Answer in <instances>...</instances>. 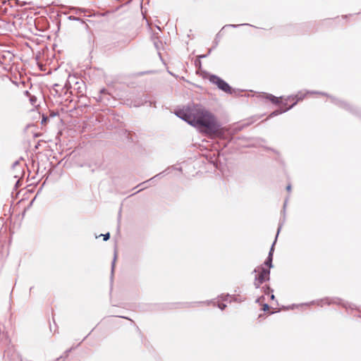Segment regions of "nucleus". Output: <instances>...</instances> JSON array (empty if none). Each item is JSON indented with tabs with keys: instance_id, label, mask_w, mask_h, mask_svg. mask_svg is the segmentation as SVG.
<instances>
[{
	"instance_id": "obj_1",
	"label": "nucleus",
	"mask_w": 361,
	"mask_h": 361,
	"mask_svg": "<svg viewBox=\"0 0 361 361\" xmlns=\"http://www.w3.org/2000/svg\"><path fill=\"white\" fill-rule=\"evenodd\" d=\"M175 114L192 126L202 129L206 134H220L221 123L212 113L202 105L190 104L177 110Z\"/></svg>"
},
{
	"instance_id": "obj_2",
	"label": "nucleus",
	"mask_w": 361,
	"mask_h": 361,
	"mask_svg": "<svg viewBox=\"0 0 361 361\" xmlns=\"http://www.w3.org/2000/svg\"><path fill=\"white\" fill-rule=\"evenodd\" d=\"M305 94H302V92H300L294 97H293V96L288 97L285 100V102H282L283 106L287 105L288 100L293 99L295 98H296V100L288 107L283 108V106H281L279 109H276V110L274 111L273 112H271L269 114V117L272 118L274 116H278L279 114H281L283 113L288 111V110L291 109L299 101L302 100L305 97Z\"/></svg>"
},
{
	"instance_id": "obj_3",
	"label": "nucleus",
	"mask_w": 361,
	"mask_h": 361,
	"mask_svg": "<svg viewBox=\"0 0 361 361\" xmlns=\"http://www.w3.org/2000/svg\"><path fill=\"white\" fill-rule=\"evenodd\" d=\"M209 80L212 83L216 85L217 87L223 92L231 94H233V89L230 85L218 75H211Z\"/></svg>"
},
{
	"instance_id": "obj_4",
	"label": "nucleus",
	"mask_w": 361,
	"mask_h": 361,
	"mask_svg": "<svg viewBox=\"0 0 361 361\" xmlns=\"http://www.w3.org/2000/svg\"><path fill=\"white\" fill-rule=\"evenodd\" d=\"M321 302H324V304L326 305H331V304H336L338 305H341L343 307L345 308L346 310L348 309H355V306L353 304L349 303L348 302L343 301L342 299L339 298H326L322 300H321Z\"/></svg>"
},
{
	"instance_id": "obj_5",
	"label": "nucleus",
	"mask_w": 361,
	"mask_h": 361,
	"mask_svg": "<svg viewBox=\"0 0 361 361\" xmlns=\"http://www.w3.org/2000/svg\"><path fill=\"white\" fill-rule=\"evenodd\" d=\"M259 272L257 275L255 276L259 281L265 282L269 281L270 279V269L267 268H264L263 266L257 267L253 271V273Z\"/></svg>"
},
{
	"instance_id": "obj_6",
	"label": "nucleus",
	"mask_w": 361,
	"mask_h": 361,
	"mask_svg": "<svg viewBox=\"0 0 361 361\" xmlns=\"http://www.w3.org/2000/svg\"><path fill=\"white\" fill-rule=\"evenodd\" d=\"M281 226H282V224H280L278 228V231H277V233H276L275 240L271 246V248H270L269 254H268V257H267V259L264 263L265 266L268 267L267 269H269L273 267L272 261H273V254H274V245L276 242L278 235L281 231Z\"/></svg>"
},
{
	"instance_id": "obj_7",
	"label": "nucleus",
	"mask_w": 361,
	"mask_h": 361,
	"mask_svg": "<svg viewBox=\"0 0 361 361\" xmlns=\"http://www.w3.org/2000/svg\"><path fill=\"white\" fill-rule=\"evenodd\" d=\"M331 102L335 104L336 105L338 106L339 107L344 109L347 111H350L353 114H357L358 113V111L355 109L351 106L350 104H347L344 101H341L338 99L331 97Z\"/></svg>"
},
{
	"instance_id": "obj_8",
	"label": "nucleus",
	"mask_w": 361,
	"mask_h": 361,
	"mask_svg": "<svg viewBox=\"0 0 361 361\" xmlns=\"http://www.w3.org/2000/svg\"><path fill=\"white\" fill-rule=\"evenodd\" d=\"M14 58V54L10 51H0V63L10 64Z\"/></svg>"
},
{
	"instance_id": "obj_9",
	"label": "nucleus",
	"mask_w": 361,
	"mask_h": 361,
	"mask_svg": "<svg viewBox=\"0 0 361 361\" xmlns=\"http://www.w3.org/2000/svg\"><path fill=\"white\" fill-rule=\"evenodd\" d=\"M13 167L14 170L16 171V173L14 174V178L20 179L24 174V171L23 166L19 164L18 161H15L13 164Z\"/></svg>"
},
{
	"instance_id": "obj_10",
	"label": "nucleus",
	"mask_w": 361,
	"mask_h": 361,
	"mask_svg": "<svg viewBox=\"0 0 361 361\" xmlns=\"http://www.w3.org/2000/svg\"><path fill=\"white\" fill-rule=\"evenodd\" d=\"M267 99H269L273 104H279L281 103V97H277L273 94H268L267 95Z\"/></svg>"
},
{
	"instance_id": "obj_11",
	"label": "nucleus",
	"mask_w": 361,
	"mask_h": 361,
	"mask_svg": "<svg viewBox=\"0 0 361 361\" xmlns=\"http://www.w3.org/2000/svg\"><path fill=\"white\" fill-rule=\"evenodd\" d=\"M244 25H248V26H252V25L250 24H248V23H242V24H239V25H235V24H228V25H224L222 29H225L226 27H233V28H236L239 26H244Z\"/></svg>"
},
{
	"instance_id": "obj_12",
	"label": "nucleus",
	"mask_w": 361,
	"mask_h": 361,
	"mask_svg": "<svg viewBox=\"0 0 361 361\" xmlns=\"http://www.w3.org/2000/svg\"><path fill=\"white\" fill-rule=\"evenodd\" d=\"M166 171H162V172H161V173H158V174H157L156 176H154V177L151 178L150 179H149V180H146V181L142 182V183H140V185H144V184H145L146 183H147V182H149V181H150V180H152L153 179H154V178H157V177L163 176L164 175V173H165V172H166ZM138 186H139V185H138L137 187H138Z\"/></svg>"
},
{
	"instance_id": "obj_13",
	"label": "nucleus",
	"mask_w": 361,
	"mask_h": 361,
	"mask_svg": "<svg viewBox=\"0 0 361 361\" xmlns=\"http://www.w3.org/2000/svg\"><path fill=\"white\" fill-rule=\"evenodd\" d=\"M262 290L265 295H269L271 293H273V289H271L269 286H264L262 287Z\"/></svg>"
},
{
	"instance_id": "obj_14",
	"label": "nucleus",
	"mask_w": 361,
	"mask_h": 361,
	"mask_svg": "<svg viewBox=\"0 0 361 361\" xmlns=\"http://www.w3.org/2000/svg\"><path fill=\"white\" fill-rule=\"evenodd\" d=\"M99 94H102V96L105 97L107 100H109V94H108L106 89L103 88L100 90Z\"/></svg>"
},
{
	"instance_id": "obj_15",
	"label": "nucleus",
	"mask_w": 361,
	"mask_h": 361,
	"mask_svg": "<svg viewBox=\"0 0 361 361\" xmlns=\"http://www.w3.org/2000/svg\"><path fill=\"white\" fill-rule=\"evenodd\" d=\"M71 10L74 11L76 14H78L80 13H84L86 11V10L85 8H75V7L71 8Z\"/></svg>"
},
{
	"instance_id": "obj_16",
	"label": "nucleus",
	"mask_w": 361,
	"mask_h": 361,
	"mask_svg": "<svg viewBox=\"0 0 361 361\" xmlns=\"http://www.w3.org/2000/svg\"><path fill=\"white\" fill-rule=\"evenodd\" d=\"M68 18L70 20H75V21H80L82 23H85L84 20L80 19V18L78 17H75V16H70L68 17Z\"/></svg>"
},
{
	"instance_id": "obj_17",
	"label": "nucleus",
	"mask_w": 361,
	"mask_h": 361,
	"mask_svg": "<svg viewBox=\"0 0 361 361\" xmlns=\"http://www.w3.org/2000/svg\"><path fill=\"white\" fill-rule=\"evenodd\" d=\"M263 283V281H259L257 278H255L254 286L256 288H259Z\"/></svg>"
},
{
	"instance_id": "obj_18",
	"label": "nucleus",
	"mask_w": 361,
	"mask_h": 361,
	"mask_svg": "<svg viewBox=\"0 0 361 361\" xmlns=\"http://www.w3.org/2000/svg\"><path fill=\"white\" fill-rule=\"evenodd\" d=\"M221 36H220V32H219L216 35V37L214 39V47L213 48H215L216 47V46L218 45L219 44V39H220Z\"/></svg>"
},
{
	"instance_id": "obj_19",
	"label": "nucleus",
	"mask_w": 361,
	"mask_h": 361,
	"mask_svg": "<svg viewBox=\"0 0 361 361\" xmlns=\"http://www.w3.org/2000/svg\"><path fill=\"white\" fill-rule=\"evenodd\" d=\"M154 45L157 50H159L161 42L158 39H154Z\"/></svg>"
},
{
	"instance_id": "obj_20",
	"label": "nucleus",
	"mask_w": 361,
	"mask_h": 361,
	"mask_svg": "<svg viewBox=\"0 0 361 361\" xmlns=\"http://www.w3.org/2000/svg\"><path fill=\"white\" fill-rule=\"evenodd\" d=\"M97 100L100 102H105L106 101H108L106 98L102 94H99L98 97H97Z\"/></svg>"
},
{
	"instance_id": "obj_21",
	"label": "nucleus",
	"mask_w": 361,
	"mask_h": 361,
	"mask_svg": "<svg viewBox=\"0 0 361 361\" xmlns=\"http://www.w3.org/2000/svg\"><path fill=\"white\" fill-rule=\"evenodd\" d=\"M100 236H103L104 240L106 241V240H108L110 238V233H106L105 234L100 235Z\"/></svg>"
},
{
	"instance_id": "obj_22",
	"label": "nucleus",
	"mask_w": 361,
	"mask_h": 361,
	"mask_svg": "<svg viewBox=\"0 0 361 361\" xmlns=\"http://www.w3.org/2000/svg\"><path fill=\"white\" fill-rule=\"evenodd\" d=\"M116 259V254L115 253L114 254V258L112 264H111V274H113L114 270V265H115Z\"/></svg>"
},
{
	"instance_id": "obj_23",
	"label": "nucleus",
	"mask_w": 361,
	"mask_h": 361,
	"mask_svg": "<svg viewBox=\"0 0 361 361\" xmlns=\"http://www.w3.org/2000/svg\"><path fill=\"white\" fill-rule=\"evenodd\" d=\"M217 307H218L220 310H225V308L226 307V304H224V303H219V304H218V305H217Z\"/></svg>"
},
{
	"instance_id": "obj_24",
	"label": "nucleus",
	"mask_w": 361,
	"mask_h": 361,
	"mask_svg": "<svg viewBox=\"0 0 361 361\" xmlns=\"http://www.w3.org/2000/svg\"><path fill=\"white\" fill-rule=\"evenodd\" d=\"M48 120H49V118L47 116H45L44 115H43L41 123L46 124Z\"/></svg>"
},
{
	"instance_id": "obj_25",
	"label": "nucleus",
	"mask_w": 361,
	"mask_h": 361,
	"mask_svg": "<svg viewBox=\"0 0 361 361\" xmlns=\"http://www.w3.org/2000/svg\"><path fill=\"white\" fill-rule=\"evenodd\" d=\"M269 305L267 303H264L262 306V310L264 312H266L269 310Z\"/></svg>"
},
{
	"instance_id": "obj_26",
	"label": "nucleus",
	"mask_w": 361,
	"mask_h": 361,
	"mask_svg": "<svg viewBox=\"0 0 361 361\" xmlns=\"http://www.w3.org/2000/svg\"><path fill=\"white\" fill-rule=\"evenodd\" d=\"M212 50V48L209 49V51H208V54L200 55L199 57L201 58V59L206 58L211 53Z\"/></svg>"
},
{
	"instance_id": "obj_27",
	"label": "nucleus",
	"mask_w": 361,
	"mask_h": 361,
	"mask_svg": "<svg viewBox=\"0 0 361 361\" xmlns=\"http://www.w3.org/2000/svg\"><path fill=\"white\" fill-rule=\"evenodd\" d=\"M21 180L20 179H18L16 184H15V187L17 188H18L19 186L21 185V183H20Z\"/></svg>"
},
{
	"instance_id": "obj_28",
	"label": "nucleus",
	"mask_w": 361,
	"mask_h": 361,
	"mask_svg": "<svg viewBox=\"0 0 361 361\" xmlns=\"http://www.w3.org/2000/svg\"><path fill=\"white\" fill-rule=\"evenodd\" d=\"M59 114L57 112L51 111L49 114V117H54L57 116Z\"/></svg>"
},
{
	"instance_id": "obj_29",
	"label": "nucleus",
	"mask_w": 361,
	"mask_h": 361,
	"mask_svg": "<svg viewBox=\"0 0 361 361\" xmlns=\"http://www.w3.org/2000/svg\"><path fill=\"white\" fill-rule=\"evenodd\" d=\"M73 349V348H70V349H68V350H66V351H65V355H66V357H67V356L68 355L69 353H70V352H71V350H72Z\"/></svg>"
},
{
	"instance_id": "obj_30",
	"label": "nucleus",
	"mask_w": 361,
	"mask_h": 361,
	"mask_svg": "<svg viewBox=\"0 0 361 361\" xmlns=\"http://www.w3.org/2000/svg\"><path fill=\"white\" fill-rule=\"evenodd\" d=\"M229 297V295H221V298L222 300H227V298Z\"/></svg>"
},
{
	"instance_id": "obj_31",
	"label": "nucleus",
	"mask_w": 361,
	"mask_h": 361,
	"mask_svg": "<svg viewBox=\"0 0 361 361\" xmlns=\"http://www.w3.org/2000/svg\"><path fill=\"white\" fill-rule=\"evenodd\" d=\"M307 93H317V94H322V95H326V96H327V94H326V93H324V92H307Z\"/></svg>"
},
{
	"instance_id": "obj_32",
	"label": "nucleus",
	"mask_w": 361,
	"mask_h": 361,
	"mask_svg": "<svg viewBox=\"0 0 361 361\" xmlns=\"http://www.w3.org/2000/svg\"><path fill=\"white\" fill-rule=\"evenodd\" d=\"M37 99L35 97H31L30 98V102L34 104V103L36 102Z\"/></svg>"
},
{
	"instance_id": "obj_33",
	"label": "nucleus",
	"mask_w": 361,
	"mask_h": 361,
	"mask_svg": "<svg viewBox=\"0 0 361 361\" xmlns=\"http://www.w3.org/2000/svg\"><path fill=\"white\" fill-rule=\"evenodd\" d=\"M286 204H287V200H285V202L283 204V213H285V211H286Z\"/></svg>"
},
{
	"instance_id": "obj_34",
	"label": "nucleus",
	"mask_w": 361,
	"mask_h": 361,
	"mask_svg": "<svg viewBox=\"0 0 361 361\" xmlns=\"http://www.w3.org/2000/svg\"><path fill=\"white\" fill-rule=\"evenodd\" d=\"M286 190L290 192L291 190V185L290 184H288L287 186H286Z\"/></svg>"
},
{
	"instance_id": "obj_35",
	"label": "nucleus",
	"mask_w": 361,
	"mask_h": 361,
	"mask_svg": "<svg viewBox=\"0 0 361 361\" xmlns=\"http://www.w3.org/2000/svg\"><path fill=\"white\" fill-rule=\"evenodd\" d=\"M262 299H263V300L264 299V296H262V297H260V298H257V299L256 300V302H259L260 300H262Z\"/></svg>"
},
{
	"instance_id": "obj_36",
	"label": "nucleus",
	"mask_w": 361,
	"mask_h": 361,
	"mask_svg": "<svg viewBox=\"0 0 361 361\" xmlns=\"http://www.w3.org/2000/svg\"><path fill=\"white\" fill-rule=\"evenodd\" d=\"M203 302H192V304L193 305L192 306H196V305L197 304H200V303H202Z\"/></svg>"
},
{
	"instance_id": "obj_37",
	"label": "nucleus",
	"mask_w": 361,
	"mask_h": 361,
	"mask_svg": "<svg viewBox=\"0 0 361 361\" xmlns=\"http://www.w3.org/2000/svg\"><path fill=\"white\" fill-rule=\"evenodd\" d=\"M119 317H121V318H123V319H128V320H130V322H133V321L131 319L128 318V317H123V316H120Z\"/></svg>"
},
{
	"instance_id": "obj_38",
	"label": "nucleus",
	"mask_w": 361,
	"mask_h": 361,
	"mask_svg": "<svg viewBox=\"0 0 361 361\" xmlns=\"http://www.w3.org/2000/svg\"><path fill=\"white\" fill-rule=\"evenodd\" d=\"M206 302H207V304H208V305H209V304H210V303H213L214 306L216 305V303H215L214 302L212 301V300H209V301L208 300V301H207Z\"/></svg>"
},
{
	"instance_id": "obj_39",
	"label": "nucleus",
	"mask_w": 361,
	"mask_h": 361,
	"mask_svg": "<svg viewBox=\"0 0 361 361\" xmlns=\"http://www.w3.org/2000/svg\"><path fill=\"white\" fill-rule=\"evenodd\" d=\"M16 357H17L18 360H19V361H23L21 357L20 356V355L16 354Z\"/></svg>"
},
{
	"instance_id": "obj_40",
	"label": "nucleus",
	"mask_w": 361,
	"mask_h": 361,
	"mask_svg": "<svg viewBox=\"0 0 361 361\" xmlns=\"http://www.w3.org/2000/svg\"><path fill=\"white\" fill-rule=\"evenodd\" d=\"M270 299L272 300H274L275 299V296H274V294H272V293L271 294Z\"/></svg>"
},
{
	"instance_id": "obj_41",
	"label": "nucleus",
	"mask_w": 361,
	"mask_h": 361,
	"mask_svg": "<svg viewBox=\"0 0 361 361\" xmlns=\"http://www.w3.org/2000/svg\"><path fill=\"white\" fill-rule=\"evenodd\" d=\"M6 356H7V357H9L10 349H8V350L6 351Z\"/></svg>"
},
{
	"instance_id": "obj_42",
	"label": "nucleus",
	"mask_w": 361,
	"mask_h": 361,
	"mask_svg": "<svg viewBox=\"0 0 361 361\" xmlns=\"http://www.w3.org/2000/svg\"><path fill=\"white\" fill-rule=\"evenodd\" d=\"M147 187V186H145V188L140 189L138 191H137V192H135L134 194H136V193L139 192L140 191H142L143 189L146 188Z\"/></svg>"
},
{
	"instance_id": "obj_43",
	"label": "nucleus",
	"mask_w": 361,
	"mask_h": 361,
	"mask_svg": "<svg viewBox=\"0 0 361 361\" xmlns=\"http://www.w3.org/2000/svg\"><path fill=\"white\" fill-rule=\"evenodd\" d=\"M26 4H27V3H26V2H23V4H20V6H25V5H26Z\"/></svg>"
},
{
	"instance_id": "obj_44",
	"label": "nucleus",
	"mask_w": 361,
	"mask_h": 361,
	"mask_svg": "<svg viewBox=\"0 0 361 361\" xmlns=\"http://www.w3.org/2000/svg\"><path fill=\"white\" fill-rule=\"evenodd\" d=\"M35 197L30 202V204L31 205L33 202V201L35 200Z\"/></svg>"
},
{
	"instance_id": "obj_45",
	"label": "nucleus",
	"mask_w": 361,
	"mask_h": 361,
	"mask_svg": "<svg viewBox=\"0 0 361 361\" xmlns=\"http://www.w3.org/2000/svg\"><path fill=\"white\" fill-rule=\"evenodd\" d=\"M85 28H86V29H88V28H89L88 25L85 24Z\"/></svg>"
},
{
	"instance_id": "obj_46",
	"label": "nucleus",
	"mask_w": 361,
	"mask_h": 361,
	"mask_svg": "<svg viewBox=\"0 0 361 361\" xmlns=\"http://www.w3.org/2000/svg\"><path fill=\"white\" fill-rule=\"evenodd\" d=\"M168 72H169V74L173 75V74L171 72H170L169 71H168Z\"/></svg>"
}]
</instances>
